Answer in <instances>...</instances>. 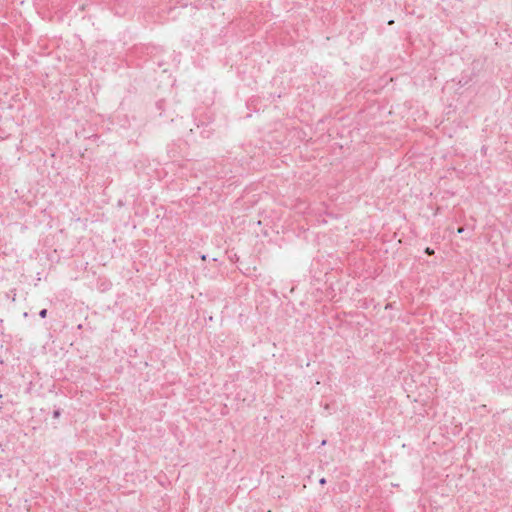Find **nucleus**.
<instances>
[{
  "label": "nucleus",
  "instance_id": "1",
  "mask_svg": "<svg viewBox=\"0 0 512 512\" xmlns=\"http://www.w3.org/2000/svg\"><path fill=\"white\" fill-rule=\"evenodd\" d=\"M60 415H61V409H59V408H58V409H55V410L53 411V418H55V419H56V418H59V417H60Z\"/></svg>",
  "mask_w": 512,
  "mask_h": 512
},
{
  "label": "nucleus",
  "instance_id": "2",
  "mask_svg": "<svg viewBox=\"0 0 512 512\" xmlns=\"http://www.w3.org/2000/svg\"><path fill=\"white\" fill-rule=\"evenodd\" d=\"M39 316H40L41 318H43V319H44V318H46V316H47V309H42V310H40V312H39Z\"/></svg>",
  "mask_w": 512,
  "mask_h": 512
},
{
  "label": "nucleus",
  "instance_id": "4",
  "mask_svg": "<svg viewBox=\"0 0 512 512\" xmlns=\"http://www.w3.org/2000/svg\"><path fill=\"white\" fill-rule=\"evenodd\" d=\"M319 483H320V485H325L326 484V479L325 478H321L319 480Z\"/></svg>",
  "mask_w": 512,
  "mask_h": 512
},
{
  "label": "nucleus",
  "instance_id": "6",
  "mask_svg": "<svg viewBox=\"0 0 512 512\" xmlns=\"http://www.w3.org/2000/svg\"><path fill=\"white\" fill-rule=\"evenodd\" d=\"M457 231H458V233H462L464 231V228L463 227H459Z\"/></svg>",
  "mask_w": 512,
  "mask_h": 512
},
{
  "label": "nucleus",
  "instance_id": "3",
  "mask_svg": "<svg viewBox=\"0 0 512 512\" xmlns=\"http://www.w3.org/2000/svg\"><path fill=\"white\" fill-rule=\"evenodd\" d=\"M425 253H426V254H428V255H432V254H434V250H433V249H431L430 247H427V248L425 249Z\"/></svg>",
  "mask_w": 512,
  "mask_h": 512
},
{
  "label": "nucleus",
  "instance_id": "5",
  "mask_svg": "<svg viewBox=\"0 0 512 512\" xmlns=\"http://www.w3.org/2000/svg\"><path fill=\"white\" fill-rule=\"evenodd\" d=\"M162 103H163V101H158L157 102V106H158L159 109L162 108Z\"/></svg>",
  "mask_w": 512,
  "mask_h": 512
}]
</instances>
